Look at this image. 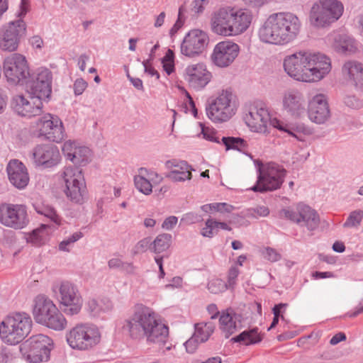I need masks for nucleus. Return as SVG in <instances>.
<instances>
[{
  "instance_id": "obj_47",
  "label": "nucleus",
  "mask_w": 363,
  "mask_h": 363,
  "mask_svg": "<svg viewBox=\"0 0 363 363\" xmlns=\"http://www.w3.org/2000/svg\"><path fill=\"white\" fill-rule=\"evenodd\" d=\"M208 291L214 294L224 292L228 289L226 282L221 279H213L208 283Z\"/></svg>"
},
{
  "instance_id": "obj_46",
  "label": "nucleus",
  "mask_w": 363,
  "mask_h": 363,
  "mask_svg": "<svg viewBox=\"0 0 363 363\" xmlns=\"http://www.w3.org/2000/svg\"><path fill=\"white\" fill-rule=\"evenodd\" d=\"M363 219V211L358 209L352 211L345 222L343 223L344 228H358Z\"/></svg>"
},
{
  "instance_id": "obj_23",
  "label": "nucleus",
  "mask_w": 363,
  "mask_h": 363,
  "mask_svg": "<svg viewBox=\"0 0 363 363\" xmlns=\"http://www.w3.org/2000/svg\"><path fill=\"white\" fill-rule=\"evenodd\" d=\"M239 52L240 47L238 44L230 40L221 41L214 47L211 60L217 67H227L233 62Z\"/></svg>"
},
{
  "instance_id": "obj_35",
  "label": "nucleus",
  "mask_w": 363,
  "mask_h": 363,
  "mask_svg": "<svg viewBox=\"0 0 363 363\" xmlns=\"http://www.w3.org/2000/svg\"><path fill=\"white\" fill-rule=\"evenodd\" d=\"M257 328L245 330L238 335L233 337L231 341L243 345H255L262 341V337Z\"/></svg>"
},
{
  "instance_id": "obj_56",
  "label": "nucleus",
  "mask_w": 363,
  "mask_h": 363,
  "mask_svg": "<svg viewBox=\"0 0 363 363\" xmlns=\"http://www.w3.org/2000/svg\"><path fill=\"white\" fill-rule=\"evenodd\" d=\"M87 83L83 79H77L73 86L74 93L76 96L81 95L87 87Z\"/></svg>"
},
{
  "instance_id": "obj_21",
  "label": "nucleus",
  "mask_w": 363,
  "mask_h": 363,
  "mask_svg": "<svg viewBox=\"0 0 363 363\" xmlns=\"http://www.w3.org/2000/svg\"><path fill=\"white\" fill-rule=\"evenodd\" d=\"M26 24L23 19L19 18L10 22L4 28L0 48L10 52L16 50L21 38L26 34Z\"/></svg>"
},
{
  "instance_id": "obj_53",
  "label": "nucleus",
  "mask_w": 363,
  "mask_h": 363,
  "mask_svg": "<svg viewBox=\"0 0 363 363\" xmlns=\"http://www.w3.org/2000/svg\"><path fill=\"white\" fill-rule=\"evenodd\" d=\"M152 241L151 238L147 237L140 240L136 245V248L138 251L146 252L150 250L152 252Z\"/></svg>"
},
{
  "instance_id": "obj_15",
  "label": "nucleus",
  "mask_w": 363,
  "mask_h": 363,
  "mask_svg": "<svg viewBox=\"0 0 363 363\" xmlns=\"http://www.w3.org/2000/svg\"><path fill=\"white\" fill-rule=\"evenodd\" d=\"M281 217L285 218L301 227H306L313 231L319 225L320 218L318 213L308 205L298 203L296 209L286 208L279 212Z\"/></svg>"
},
{
  "instance_id": "obj_64",
  "label": "nucleus",
  "mask_w": 363,
  "mask_h": 363,
  "mask_svg": "<svg viewBox=\"0 0 363 363\" xmlns=\"http://www.w3.org/2000/svg\"><path fill=\"white\" fill-rule=\"evenodd\" d=\"M123 261L118 257L111 258L108 262V266L110 269H121L123 266Z\"/></svg>"
},
{
  "instance_id": "obj_22",
  "label": "nucleus",
  "mask_w": 363,
  "mask_h": 363,
  "mask_svg": "<svg viewBox=\"0 0 363 363\" xmlns=\"http://www.w3.org/2000/svg\"><path fill=\"white\" fill-rule=\"evenodd\" d=\"M212 73L203 63L188 65L184 72V79L196 91L203 89L211 81Z\"/></svg>"
},
{
  "instance_id": "obj_55",
  "label": "nucleus",
  "mask_w": 363,
  "mask_h": 363,
  "mask_svg": "<svg viewBox=\"0 0 363 363\" xmlns=\"http://www.w3.org/2000/svg\"><path fill=\"white\" fill-rule=\"evenodd\" d=\"M151 59L143 60L142 64L144 67V71L145 73L151 77H155L157 79H160L159 72L150 65Z\"/></svg>"
},
{
  "instance_id": "obj_48",
  "label": "nucleus",
  "mask_w": 363,
  "mask_h": 363,
  "mask_svg": "<svg viewBox=\"0 0 363 363\" xmlns=\"http://www.w3.org/2000/svg\"><path fill=\"white\" fill-rule=\"evenodd\" d=\"M79 146L75 141L67 140L64 143L62 150L67 160H70L71 158L73 159L76 157L74 152Z\"/></svg>"
},
{
  "instance_id": "obj_12",
  "label": "nucleus",
  "mask_w": 363,
  "mask_h": 363,
  "mask_svg": "<svg viewBox=\"0 0 363 363\" xmlns=\"http://www.w3.org/2000/svg\"><path fill=\"white\" fill-rule=\"evenodd\" d=\"M101 339L98 328L92 324H79L73 328L67 335L69 345L79 350H89L97 345Z\"/></svg>"
},
{
  "instance_id": "obj_41",
  "label": "nucleus",
  "mask_w": 363,
  "mask_h": 363,
  "mask_svg": "<svg viewBox=\"0 0 363 363\" xmlns=\"http://www.w3.org/2000/svg\"><path fill=\"white\" fill-rule=\"evenodd\" d=\"M143 172H147V169L140 168L139 169L140 174L134 177L135 186L140 192L145 195H150L152 192V186L150 182L142 175Z\"/></svg>"
},
{
  "instance_id": "obj_5",
  "label": "nucleus",
  "mask_w": 363,
  "mask_h": 363,
  "mask_svg": "<svg viewBox=\"0 0 363 363\" xmlns=\"http://www.w3.org/2000/svg\"><path fill=\"white\" fill-rule=\"evenodd\" d=\"M255 164L257 181L249 190L264 194L281 188L286 175V170L282 166L272 162L264 164L259 160H256Z\"/></svg>"
},
{
  "instance_id": "obj_29",
  "label": "nucleus",
  "mask_w": 363,
  "mask_h": 363,
  "mask_svg": "<svg viewBox=\"0 0 363 363\" xmlns=\"http://www.w3.org/2000/svg\"><path fill=\"white\" fill-rule=\"evenodd\" d=\"M167 169L170 172L167 177L175 182H182L191 179V171L194 170L186 162L171 160L165 162Z\"/></svg>"
},
{
  "instance_id": "obj_11",
  "label": "nucleus",
  "mask_w": 363,
  "mask_h": 363,
  "mask_svg": "<svg viewBox=\"0 0 363 363\" xmlns=\"http://www.w3.org/2000/svg\"><path fill=\"white\" fill-rule=\"evenodd\" d=\"M232 98L230 91L223 90L217 97L209 101L206 106L208 118L214 123H223L231 118L237 110Z\"/></svg>"
},
{
  "instance_id": "obj_59",
  "label": "nucleus",
  "mask_w": 363,
  "mask_h": 363,
  "mask_svg": "<svg viewBox=\"0 0 363 363\" xmlns=\"http://www.w3.org/2000/svg\"><path fill=\"white\" fill-rule=\"evenodd\" d=\"M245 5L252 9H259L266 4L268 0H242Z\"/></svg>"
},
{
  "instance_id": "obj_16",
  "label": "nucleus",
  "mask_w": 363,
  "mask_h": 363,
  "mask_svg": "<svg viewBox=\"0 0 363 363\" xmlns=\"http://www.w3.org/2000/svg\"><path fill=\"white\" fill-rule=\"evenodd\" d=\"M0 223L15 230H21L29 223L27 207L23 204H0Z\"/></svg>"
},
{
  "instance_id": "obj_32",
  "label": "nucleus",
  "mask_w": 363,
  "mask_h": 363,
  "mask_svg": "<svg viewBox=\"0 0 363 363\" xmlns=\"http://www.w3.org/2000/svg\"><path fill=\"white\" fill-rule=\"evenodd\" d=\"M219 328L225 338H228L237 330L236 314L228 310L222 311L219 317Z\"/></svg>"
},
{
  "instance_id": "obj_50",
  "label": "nucleus",
  "mask_w": 363,
  "mask_h": 363,
  "mask_svg": "<svg viewBox=\"0 0 363 363\" xmlns=\"http://www.w3.org/2000/svg\"><path fill=\"white\" fill-rule=\"evenodd\" d=\"M262 254L266 259L272 262H277L281 257V255L275 249L270 247L264 248Z\"/></svg>"
},
{
  "instance_id": "obj_60",
  "label": "nucleus",
  "mask_w": 363,
  "mask_h": 363,
  "mask_svg": "<svg viewBox=\"0 0 363 363\" xmlns=\"http://www.w3.org/2000/svg\"><path fill=\"white\" fill-rule=\"evenodd\" d=\"M208 3V0H194L192 9L195 13H202Z\"/></svg>"
},
{
  "instance_id": "obj_17",
  "label": "nucleus",
  "mask_w": 363,
  "mask_h": 363,
  "mask_svg": "<svg viewBox=\"0 0 363 363\" xmlns=\"http://www.w3.org/2000/svg\"><path fill=\"white\" fill-rule=\"evenodd\" d=\"M270 116L269 108L263 101H256L250 107L249 113L246 114L245 121L251 131L267 134L269 133L267 124L274 119Z\"/></svg>"
},
{
  "instance_id": "obj_61",
  "label": "nucleus",
  "mask_w": 363,
  "mask_h": 363,
  "mask_svg": "<svg viewBox=\"0 0 363 363\" xmlns=\"http://www.w3.org/2000/svg\"><path fill=\"white\" fill-rule=\"evenodd\" d=\"M213 211L218 212H230L232 208V206L228 205L225 203H212Z\"/></svg>"
},
{
  "instance_id": "obj_62",
  "label": "nucleus",
  "mask_w": 363,
  "mask_h": 363,
  "mask_svg": "<svg viewBox=\"0 0 363 363\" xmlns=\"http://www.w3.org/2000/svg\"><path fill=\"white\" fill-rule=\"evenodd\" d=\"M184 19L178 18L172 28L169 30V35L172 38H174V35L177 33L179 30L182 27L184 24Z\"/></svg>"
},
{
  "instance_id": "obj_13",
  "label": "nucleus",
  "mask_w": 363,
  "mask_h": 363,
  "mask_svg": "<svg viewBox=\"0 0 363 363\" xmlns=\"http://www.w3.org/2000/svg\"><path fill=\"white\" fill-rule=\"evenodd\" d=\"M51 345L52 340L48 336L38 334L23 343L20 350L28 361L39 363L50 359Z\"/></svg>"
},
{
  "instance_id": "obj_36",
  "label": "nucleus",
  "mask_w": 363,
  "mask_h": 363,
  "mask_svg": "<svg viewBox=\"0 0 363 363\" xmlns=\"http://www.w3.org/2000/svg\"><path fill=\"white\" fill-rule=\"evenodd\" d=\"M33 206L38 214L45 216L57 225H61V217L50 205L43 202H35L33 203Z\"/></svg>"
},
{
  "instance_id": "obj_42",
  "label": "nucleus",
  "mask_w": 363,
  "mask_h": 363,
  "mask_svg": "<svg viewBox=\"0 0 363 363\" xmlns=\"http://www.w3.org/2000/svg\"><path fill=\"white\" fill-rule=\"evenodd\" d=\"M74 155L76 157L71 158L70 161L75 165L84 166L90 160L91 150L87 147L79 145L74 152Z\"/></svg>"
},
{
  "instance_id": "obj_2",
  "label": "nucleus",
  "mask_w": 363,
  "mask_h": 363,
  "mask_svg": "<svg viewBox=\"0 0 363 363\" xmlns=\"http://www.w3.org/2000/svg\"><path fill=\"white\" fill-rule=\"evenodd\" d=\"M132 339L145 338L147 342L164 344L168 338L169 328L157 318L155 311L141 303L135 305L132 315L123 325Z\"/></svg>"
},
{
  "instance_id": "obj_6",
  "label": "nucleus",
  "mask_w": 363,
  "mask_h": 363,
  "mask_svg": "<svg viewBox=\"0 0 363 363\" xmlns=\"http://www.w3.org/2000/svg\"><path fill=\"white\" fill-rule=\"evenodd\" d=\"M32 325L29 314L25 312L9 314L0 323V338L8 345H17L30 333Z\"/></svg>"
},
{
  "instance_id": "obj_18",
  "label": "nucleus",
  "mask_w": 363,
  "mask_h": 363,
  "mask_svg": "<svg viewBox=\"0 0 363 363\" xmlns=\"http://www.w3.org/2000/svg\"><path fill=\"white\" fill-rule=\"evenodd\" d=\"M39 137L54 143H60L65 137V130L61 119L50 113L40 118L37 123Z\"/></svg>"
},
{
  "instance_id": "obj_1",
  "label": "nucleus",
  "mask_w": 363,
  "mask_h": 363,
  "mask_svg": "<svg viewBox=\"0 0 363 363\" xmlns=\"http://www.w3.org/2000/svg\"><path fill=\"white\" fill-rule=\"evenodd\" d=\"M283 66L289 77L307 83L320 81L332 69L331 60L328 56L308 50H300L286 56Z\"/></svg>"
},
{
  "instance_id": "obj_24",
  "label": "nucleus",
  "mask_w": 363,
  "mask_h": 363,
  "mask_svg": "<svg viewBox=\"0 0 363 363\" xmlns=\"http://www.w3.org/2000/svg\"><path fill=\"white\" fill-rule=\"evenodd\" d=\"M12 105L13 111L22 117H35L43 112V100L30 95V99L23 95L15 96Z\"/></svg>"
},
{
  "instance_id": "obj_34",
  "label": "nucleus",
  "mask_w": 363,
  "mask_h": 363,
  "mask_svg": "<svg viewBox=\"0 0 363 363\" xmlns=\"http://www.w3.org/2000/svg\"><path fill=\"white\" fill-rule=\"evenodd\" d=\"M86 307L89 313L94 317H99L104 313L110 312L113 308V303L109 298H92L88 301Z\"/></svg>"
},
{
  "instance_id": "obj_39",
  "label": "nucleus",
  "mask_w": 363,
  "mask_h": 363,
  "mask_svg": "<svg viewBox=\"0 0 363 363\" xmlns=\"http://www.w3.org/2000/svg\"><path fill=\"white\" fill-rule=\"evenodd\" d=\"M172 236L169 233L159 234L152 241V252L160 254L169 249L172 244Z\"/></svg>"
},
{
  "instance_id": "obj_44",
  "label": "nucleus",
  "mask_w": 363,
  "mask_h": 363,
  "mask_svg": "<svg viewBox=\"0 0 363 363\" xmlns=\"http://www.w3.org/2000/svg\"><path fill=\"white\" fill-rule=\"evenodd\" d=\"M27 242L31 243L35 247H40L45 242L44 229L36 228L26 237Z\"/></svg>"
},
{
  "instance_id": "obj_38",
  "label": "nucleus",
  "mask_w": 363,
  "mask_h": 363,
  "mask_svg": "<svg viewBox=\"0 0 363 363\" xmlns=\"http://www.w3.org/2000/svg\"><path fill=\"white\" fill-rule=\"evenodd\" d=\"M218 228L225 230H231V228L225 222L216 221L211 218H208L205 223V227L201 229V234L203 237L212 238L217 233Z\"/></svg>"
},
{
  "instance_id": "obj_49",
  "label": "nucleus",
  "mask_w": 363,
  "mask_h": 363,
  "mask_svg": "<svg viewBox=\"0 0 363 363\" xmlns=\"http://www.w3.org/2000/svg\"><path fill=\"white\" fill-rule=\"evenodd\" d=\"M240 274L239 269L234 266H232L228 274V281L226 282L228 289H233L237 284V279Z\"/></svg>"
},
{
  "instance_id": "obj_33",
  "label": "nucleus",
  "mask_w": 363,
  "mask_h": 363,
  "mask_svg": "<svg viewBox=\"0 0 363 363\" xmlns=\"http://www.w3.org/2000/svg\"><path fill=\"white\" fill-rule=\"evenodd\" d=\"M333 46L338 53L352 52L356 49L354 40L346 34L335 33L333 35Z\"/></svg>"
},
{
  "instance_id": "obj_4",
  "label": "nucleus",
  "mask_w": 363,
  "mask_h": 363,
  "mask_svg": "<svg viewBox=\"0 0 363 363\" xmlns=\"http://www.w3.org/2000/svg\"><path fill=\"white\" fill-rule=\"evenodd\" d=\"M252 20V12L247 9L224 6L212 13L211 29L214 34L223 37L237 36L247 30Z\"/></svg>"
},
{
  "instance_id": "obj_9",
  "label": "nucleus",
  "mask_w": 363,
  "mask_h": 363,
  "mask_svg": "<svg viewBox=\"0 0 363 363\" xmlns=\"http://www.w3.org/2000/svg\"><path fill=\"white\" fill-rule=\"evenodd\" d=\"M23 85L30 96L48 101L52 94V73L48 68L38 67L30 72Z\"/></svg>"
},
{
  "instance_id": "obj_43",
  "label": "nucleus",
  "mask_w": 363,
  "mask_h": 363,
  "mask_svg": "<svg viewBox=\"0 0 363 363\" xmlns=\"http://www.w3.org/2000/svg\"><path fill=\"white\" fill-rule=\"evenodd\" d=\"M222 142L226 150H237L242 151L247 147V142L241 138L223 137Z\"/></svg>"
},
{
  "instance_id": "obj_30",
  "label": "nucleus",
  "mask_w": 363,
  "mask_h": 363,
  "mask_svg": "<svg viewBox=\"0 0 363 363\" xmlns=\"http://www.w3.org/2000/svg\"><path fill=\"white\" fill-rule=\"evenodd\" d=\"M271 125L277 130L286 133L298 141H304L305 136L310 133L309 129L301 123H286L278 118L271 121Z\"/></svg>"
},
{
  "instance_id": "obj_37",
  "label": "nucleus",
  "mask_w": 363,
  "mask_h": 363,
  "mask_svg": "<svg viewBox=\"0 0 363 363\" xmlns=\"http://www.w3.org/2000/svg\"><path fill=\"white\" fill-rule=\"evenodd\" d=\"M41 325L55 330H62L66 328L67 320L63 314L57 309L52 313Z\"/></svg>"
},
{
  "instance_id": "obj_54",
  "label": "nucleus",
  "mask_w": 363,
  "mask_h": 363,
  "mask_svg": "<svg viewBox=\"0 0 363 363\" xmlns=\"http://www.w3.org/2000/svg\"><path fill=\"white\" fill-rule=\"evenodd\" d=\"M345 104L352 108H359L362 106V101L354 95H347L345 98Z\"/></svg>"
},
{
  "instance_id": "obj_57",
  "label": "nucleus",
  "mask_w": 363,
  "mask_h": 363,
  "mask_svg": "<svg viewBox=\"0 0 363 363\" xmlns=\"http://www.w3.org/2000/svg\"><path fill=\"white\" fill-rule=\"evenodd\" d=\"M199 342V340L195 335L186 341L184 342V346L186 347V352L190 354L194 353L198 347Z\"/></svg>"
},
{
  "instance_id": "obj_58",
  "label": "nucleus",
  "mask_w": 363,
  "mask_h": 363,
  "mask_svg": "<svg viewBox=\"0 0 363 363\" xmlns=\"http://www.w3.org/2000/svg\"><path fill=\"white\" fill-rule=\"evenodd\" d=\"M178 218L177 216H170L164 219L162 224V228L167 230H172L177 223Z\"/></svg>"
},
{
  "instance_id": "obj_31",
  "label": "nucleus",
  "mask_w": 363,
  "mask_h": 363,
  "mask_svg": "<svg viewBox=\"0 0 363 363\" xmlns=\"http://www.w3.org/2000/svg\"><path fill=\"white\" fill-rule=\"evenodd\" d=\"M342 72L357 88L363 89L362 63L354 60H349L343 65Z\"/></svg>"
},
{
  "instance_id": "obj_45",
  "label": "nucleus",
  "mask_w": 363,
  "mask_h": 363,
  "mask_svg": "<svg viewBox=\"0 0 363 363\" xmlns=\"http://www.w3.org/2000/svg\"><path fill=\"white\" fill-rule=\"evenodd\" d=\"M83 236V233L80 231L74 233L59 243V250L62 252H69L73 245L79 240Z\"/></svg>"
},
{
  "instance_id": "obj_7",
  "label": "nucleus",
  "mask_w": 363,
  "mask_h": 363,
  "mask_svg": "<svg viewBox=\"0 0 363 363\" xmlns=\"http://www.w3.org/2000/svg\"><path fill=\"white\" fill-rule=\"evenodd\" d=\"M59 182L67 198L75 203H82L86 183L82 169L77 166H67L59 173Z\"/></svg>"
},
{
  "instance_id": "obj_40",
  "label": "nucleus",
  "mask_w": 363,
  "mask_h": 363,
  "mask_svg": "<svg viewBox=\"0 0 363 363\" xmlns=\"http://www.w3.org/2000/svg\"><path fill=\"white\" fill-rule=\"evenodd\" d=\"M215 330V325L211 322L199 323L195 325L194 335L199 340V342H204L208 340Z\"/></svg>"
},
{
  "instance_id": "obj_10",
  "label": "nucleus",
  "mask_w": 363,
  "mask_h": 363,
  "mask_svg": "<svg viewBox=\"0 0 363 363\" xmlns=\"http://www.w3.org/2000/svg\"><path fill=\"white\" fill-rule=\"evenodd\" d=\"M343 10V5L337 0H320L311 9V23L315 27H325L338 20Z\"/></svg>"
},
{
  "instance_id": "obj_63",
  "label": "nucleus",
  "mask_w": 363,
  "mask_h": 363,
  "mask_svg": "<svg viewBox=\"0 0 363 363\" xmlns=\"http://www.w3.org/2000/svg\"><path fill=\"white\" fill-rule=\"evenodd\" d=\"M182 285V279L180 277H174L171 279L169 284L165 285V289H175L181 287Z\"/></svg>"
},
{
  "instance_id": "obj_14",
  "label": "nucleus",
  "mask_w": 363,
  "mask_h": 363,
  "mask_svg": "<svg viewBox=\"0 0 363 363\" xmlns=\"http://www.w3.org/2000/svg\"><path fill=\"white\" fill-rule=\"evenodd\" d=\"M3 72L10 84L23 85L30 74L26 57L16 52L6 57L3 62Z\"/></svg>"
},
{
  "instance_id": "obj_27",
  "label": "nucleus",
  "mask_w": 363,
  "mask_h": 363,
  "mask_svg": "<svg viewBox=\"0 0 363 363\" xmlns=\"http://www.w3.org/2000/svg\"><path fill=\"white\" fill-rule=\"evenodd\" d=\"M6 172L11 184L18 189H25L29 183V175L25 164L18 160H11Z\"/></svg>"
},
{
  "instance_id": "obj_51",
  "label": "nucleus",
  "mask_w": 363,
  "mask_h": 363,
  "mask_svg": "<svg viewBox=\"0 0 363 363\" xmlns=\"http://www.w3.org/2000/svg\"><path fill=\"white\" fill-rule=\"evenodd\" d=\"M203 220L202 216L194 212L185 213L181 219V222L186 225H191Z\"/></svg>"
},
{
  "instance_id": "obj_52",
  "label": "nucleus",
  "mask_w": 363,
  "mask_h": 363,
  "mask_svg": "<svg viewBox=\"0 0 363 363\" xmlns=\"http://www.w3.org/2000/svg\"><path fill=\"white\" fill-rule=\"evenodd\" d=\"M200 125L201 127V134L203 138L211 142L216 143H220L219 138L216 135L214 130L206 128L201 123H200Z\"/></svg>"
},
{
  "instance_id": "obj_20",
  "label": "nucleus",
  "mask_w": 363,
  "mask_h": 363,
  "mask_svg": "<svg viewBox=\"0 0 363 363\" xmlns=\"http://www.w3.org/2000/svg\"><path fill=\"white\" fill-rule=\"evenodd\" d=\"M208 43L207 34L201 30H192L184 37L181 44V52L189 57L200 55Z\"/></svg>"
},
{
  "instance_id": "obj_3",
  "label": "nucleus",
  "mask_w": 363,
  "mask_h": 363,
  "mask_svg": "<svg viewBox=\"0 0 363 363\" xmlns=\"http://www.w3.org/2000/svg\"><path fill=\"white\" fill-rule=\"evenodd\" d=\"M298 17L291 12H279L271 14L258 30L262 43L285 45L294 42L301 30Z\"/></svg>"
},
{
  "instance_id": "obj_28",
  "label": "nucleus",
  "mask_w": 363,
  "mask_h": 363,
  "mask_svg": "<svg viewBox=\"0 0 363 363\" xmlns=\"http://www.w3.org/2000/svg\"><path fill=\"white\" fill-rule=\"evenodd\" d=\"M57 309L52 300L43 294H39L33 301V318L38 323L42 324L50 315H52V313Z\"/></svg>"
},
{
  "instance_id": "obj_25",
  "label": "nucleus",
  "mask_w": 363,
  "mask_h": 363,
  "mask_svg": "<svg viewBox=\"0 0 363 363\" xmlns=\"http://www.w3.org/2000/svg\"><path fill=\"white\" fill-rule=\"evenodd\" d=\"M308 115L309 119L317 124H323L330 116L327 97L322 94L313 96L308 101Z\"/></svg>"
},
{
  "instance_id": "obj_26",
  "label": "nucleus",
  "mask_w": 363,
  "mask_h": 363,
  "mask_svg": "<svg viewBox=\"0 0 363 363\" xmlns=\"http://www.w3.org/2000/svg\"><path fill=\"white\" fill-rule=\"evenodd\" d=\"M282 105L284 110L294 118H300L306 111L303 96L297 89H289L284 93Z\"/></svg>"
},
{
  "instance_id": "obj_8",
  "label": "nucleus",
  "mask_w": 363,
  "mask_h": 363,
  "mask_svg": "<svg viewBox=\"0 0 363 363\" xmlns=\"http://www.w3.org/2000/svg\"><path fill=\"white\" fill-rule=\"evenodd\" d=\"M51 290L59 301L61 309L67 315H73L79 313L83 299L75 284L68 281H57L52 284Z\"/></svg>"
},
{
  "instance_id": "obj_19",
  "label": "nucleus",
  "mask_w": 363,
  "mask_h": 363,
  "mask_svg": "<svg viewBox=\"0 0 363 363\" xmlns=\"http://www.w3.org/2000/svg\"><path fill=\"white\" fill-rule=\"evenodd\" d=\"M33 164L40 169H50L57 166L61 160L59 148L52 144H40L32 151Z\"/></svg>"
}]
</instances>
